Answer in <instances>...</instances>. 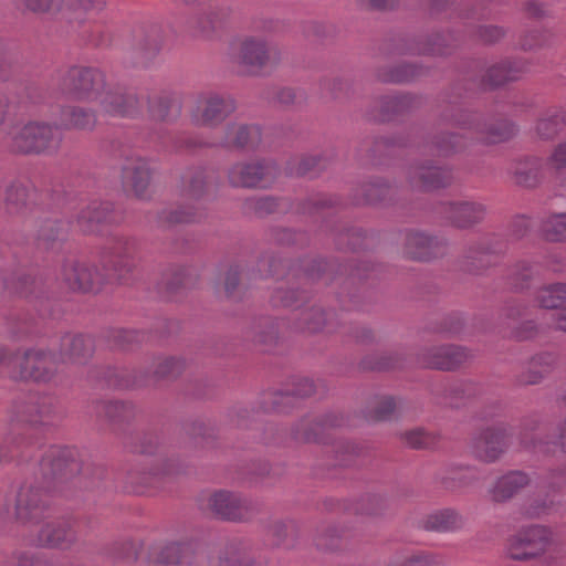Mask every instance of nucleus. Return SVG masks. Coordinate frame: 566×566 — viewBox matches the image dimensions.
<instances>
[{"label":"nucleus","instance_id":"41","mask_svg":"<svg viewBox=\"0 0 566 566\" xmlns=\"http://www.w3.org/2000/svg\"><path fill=\"white\" fill-rule=\"evenodd\" d=\"M539 428L536 419H525L521 428V443L524 448L528 449L535 447V431Z\"/></svg>","mask_w":566,"mask_h":566},{"label":"nucleus","instance_id":"51","mask_svg":"<svg viewBox=\"0 0 566 566\" xmlns=\"http://www.w3.org/2000/svg\"><path fill=\"white\" fill-rule=\"evenodd\" d=\"M239 284V272L237 270H230L226 276V291L231 294Z\"/></svg>","mask_w":566,"mask_h":566},{"label":"nucleus","instance_id":"11","mask_svg":"<svg viewBox=\"0 0 566 566\" xmlns=\"http://www.w3.org/2000/svg\"><path fill=\"white\" fill-rule=\"evenodd\" d=\"M440 212L455 227L468 228L480 222L485 216V208L481 203L461 201L441 206Z\"/></svg>","mask_w":566,"mask_h":566},{"label":"nucleus","instance_id":"1","mask_svg":"<svg viewBox=\"0 0 566 566\" xmlns=\"http://www.w3.org/2000/svg\"><path fill=\"white\" fill-rule=\"evenodd\" d=\"M64 91L72 99L97 102L112 116H134L138 112L136 96L105 91L104 75L95 69L72 67L64 80Z\"/></svg>","mask_w":566,"mask_h":566},{"label":"nucleus","instance_id":"19","mask_svg":"<svg viewBox=\"0 0 566 566\" xmlns=\"http://www.w3.org/2000/svg\"><path fill=\"white\" fill-rule=\"evenodd\" d=\"M412 181L419 184L424 190H434L448 186L452 176L450 171L428 165H419L415 167L412 172Z\"/></svg>","mask_w":566,"mask_h":566},{"label":"nucleus","instance_id":"39","mask_svg":"<svg viewBox=\"0 0 566 566\" xmlns=\"http://www.w3.org/2000/svg\"><path fill=\"white\" fill-rule=\"evenodd\" d=\"M514 133L512 125L502 123L495 127H491L485 136L481 137V140L488 144L501 143L510 138Z\"/></svg>","mask_w":566,"mask_h":566},{"label":"nucleus","instance_id":"38","mask_svg":"<svg viewBox=\"0 0 566 566\" xmlns=\"http://www.w3.org/2000/svg\"><path fill=\"white\" fill-rule=\"evenodd\" d=\"M405 442L415 449L429 448L436 443L433 436L424 432L421 429L411 430L405 433Z\"/></svg>","mask_w":566,"mask_h":566},{"label":"nucleus","instance_id":"7","mask_svg":"<svg viewBox=\"0 0 566 566\" xmlns=\"http://www.w3.org/2000/svg\"><path fill=\"white\" fill-rule=\"evenodd\" d=\"M276 168L263 163L237 164L229 171V180L233 187L265 188L275 178Z\"/></svg>","mask_w":566,"mask_h":566},{"label":"nucleus","instance_id":"28","mask_svg":"<svg viewBox=\"0 0 566 566\" xmlns=\"http://www.w3.org/2000/svg\"><path fill=\"white\" fill-rule=\"evenodd\" d=\"M522 73L521 69L513 66L512 63H501L489 69L485 85L489 87H497L507 82L515 81Z\"/></svg>","mask_w":566,"mask_h":566},{"label":"nucleus","instance_id":"30","mask_svg":"<svg viewBox=\"0 0 566 566\" xmlns=\"http://www.w3.org/2000/svg\"><path fill=\"white\" fill-rule=\"evenodd\" d=\"M29 199V189L21 182L15 181L6 190L4 203L9 213H19L25 207Z\"/></svg>","mask_w":566,"mask_h":566},{"label":"nucleus","instance_id":"58","mask_svg":"<svg viewBox=\"0 0 566 566\" xmlns=\"http://www.w3.org/2000/svg\"><path fill=\"white\" fill-rule=\"evenodd\" d=\"M277 98L281 103L283 104H289V103H293L294 102V98H295V94L293 92V90L291 88H284L282 90L279 95H277Z\"/></svg>","mask_w":566,"mask_h":566},{"label":"nucleus","instance_id":"48","mask_svg":"<svg viewBox=\"0 0 566 566\" xmlns=\"http://www.w3.org/2000/svg\"><path fill=\"white\" fill-rule=\"evenodd\" d=\"M276 206V201L270 197L260 198L253 202V208L259 216L275 211Z\"/></svg>","mask_w":566,"mask_h":566},{"label":"nucleus","instance_id":"29","mask_svg":"<svg viewBox=\"0 0 566 566\" xmlns=\"http://www.w3.org/2000/svg\"><path fill=\"white\" fill-rule=\"evenodd\" d=\"M63 342L69 345L65 355L73 361L82 363L92 356L94 346L91 338L84 336H66Z\"/></svg>","mask_w":566,"mask_h":566},{"label":"nucleus","instance_id":"34","mask_svg":"<svg viewBox=\"0 0 566 566\" xmlns=\"http://www.w3.org/2000/svg\"><path fill=\"white\" fill-rule=\"evenodd\" d=\"M542 231L548 241L566 240V213L554 214L543 222Z\"/></svg>","mask_w":566,"mask_h":566},{"label":"nucleus","instance_id":"35","mask_svg":"<svg viewBox=\"0 0 566 566\" xmlns=\"http://www.w3.org/2000/svg\"><path fill=\"white\" fill-rule=\"evenodd\" d=\"M61 142V134L56 127L38 125V153L53 150Z\"/></svg>","mask_w":566,"mask_h":566},{"label":"nucleus","instance_id":"31","mask_svg":"<svg viewBox=\"0 0 566 566\" xmlns=\"http://www.w3.org/2000/svg\"><path fill=\"white\" fill-rule=\"evenodd\" d=\"M228 138L237 147L253 146L260 143L261 132L256 126L231 125L228 128Z\"/></svg>","mask_w":566,"mask_h":566},{"label":"nucleus","instance_id":"64","mask_svg":"<svg viewBox=\"0 0 566 566\" xmlns=\"http://www.w3.org/2000/svg\"><path fill=\"white\" fill-rule=\"evenodd\" d=\"M210 27L213 28V22L210 18H207L205 21H200V28L202 31H207Z\"/></svg>","mask_w":566,"mask_h":566},{"label":"nucleus","instance_id":"49","mask_svg":"<svg viewBox=\"0 0 566 566\" xmlns=\"http://www.w3.org/2000/svg\"><path fill=\"white\" fill-rule=\"evenodd\" d=\"M479 35L485 43H493L503 36V30L499 27L490 25L480 29Z\"/></svg>","mask_w":566,"mask_h":566},{"label":"nucleus","instance_id":"56","mask_svg":"<svg viewBox=\"0 0 566 566\" xmlns=\"http://www.w3.org/2000/svg\"><path fill=\"white\" fill-rule=\"evenodd\" d=\"M11 75V65L0 55V81H7Z\"/></svg>","mask_w":566,"mask_h":566},{"label":"nucleus","instance_id":"23","mask_svg":"<svg viewBox=\"0 0 566 566\" xmlns=\"http://www.w3.org/2000/svg\"><path fill=\"white\" fill-rule=\"evenodd\" d=\"M35 510V490L34 486L30 484H23L19 489L15 502H14V516L15 520L25 524L30 522L33 517V512Z\"/></svg>","mask_w":566,"mask_h":566},{"label":"nucleus","instance_id":"32","mask_svg":"<svg viewBox=\"0 0 566 566\" xmlns=\"http://www.w3.org/2000/svg\"><path fill=\"white\" fill-rule=\"evenodd\" d=\"M553 357L549 355L538 356L530 363L527 373L522 375L521 382L525 385H534L539 382L548 375L553 367Z\"/></svg>","mask_w":566,"mask_h":566},{"label":"nucleus","instance_id":"42","mask_svg":"<svg viewBox=\"0 0 566 566\" xmlns=\"http://www.w3.org/2000/svg\"><path fill=\"white\" fill-rule=\"evenodd\" d=\"M195 220H196V213L192 211L171 210V211H164L160 216V221L168 226L176 224V223L191 222Z\"/></svg>","mask_w":566,"mask_h":566},{"label":"nucleus","instance_id":"54","mask_svg":"<svg viewBox=\"0 0 566 566\" xmlns=\"http://www.w3.org/2000/svg\"><path fill=\"white\" fill-rule=\"evenodd\" d=\"M316 161L317 160L315 158H307V159L302 160L298 164L297 168L295 169V174L297 176L307 175L311 171L312 167H314L316 165Z\"/></svg>","mask_w":566,"mask_h":566},{"label":"nucleus","instance_id":"13","mask_svg":"<svg viewBox=\"0 0 566 566\" xmlns=\"http://www.w3.org/2000/svg\"><path fill=\"white\" fill-rule=\"evenodd\" d=\"M269 60V51L263 41L248 38L241 42L238 63L243 72L255 74L268 64Z\"/></svg>","mask_w":566,"mask_h":566},{"label":"nucleus","instance_id":"46","mask_svg":"<svg viewBox=\"0 0 566 566\" xmlns=\"http://www.w3.org/2000/svg\"><path fill=\"white\" fill-rule=\"evenodd\" d=\"M287 533V526L284 523L276 522L268 530V536L272 545L279 546Z\"/></svg>","mask_w":566,"mask_h":566},{"label":"nucleus","instance_id":"57","mask_svg":"<svg viewBox=\"0 0 566 566\" xmlns=\"http://www.w3.org/2000/svg\"><path fill=\"white\" fill-rule=\"evenodd\" d=\"M301 386H302V388L297 389L296 395L304 397V396H310L314 392L313 381H311L308 379H304V380H302Z\"/></svg>","mask_w":566,"mask_h":566},{"label":"nucleus","instance_id":"27","mask_svg":"<svg viewBox=\"0 0 566 566\" xmlns=\"http://www.w3.org/2000/svg\"><path fill=\"white\" fill-rule=\"evenodd\" d=\"M537 302L544 308H565L566 284H552L537 292Z\"/></svg>","mask_w":566,"mask_h":566},{"label":"nucleus","instance_id":"60","mask_svg":"<svg viewBox=\"0 0 566 566\" xmlns=\"http://www.w3.org/2000/svg\"><path fill=\"white\" fill-rule=\"evenodd\" d=\"M437 151L439 154H448L449 151L453 150L455 147L454 145H451L450 142H447L446 139H442L441 142H438L436 144Z\"/></svg>","mask_w":566,"mask_h":566},{"label":"nucleus","instance_id":"53","mask_svg":"<svg viewBox=\"0 0 566 566\" xmlns=\"http://www.w3.org/2000/svg\"><path fill=\"white\" fill-rule=\"evenodd\" d=\"M18 11L22 14L35 11V0H13Z\"/></svg>","mask_w":566,"mask_h":566},{"label":"nucleus","instance_id":"37","mask_svg":"<svg viewBox=\"0 0 566 566\" xmlns=\"http://www.w3.org/2000/svg\"><path fill=\"white\" fill-rule=\"evenodd\" d=\"M4 284L21 295H28L33 291V277L23 273H15L11 279H6Z\"/></svg>","mask_w":566,"mask_h":566},{"label":"nucleus","instance_id":"2","mask_svg":"<svg viewBox=\"0 0 566 566\" xmlns=\"http://www.w3.org/2000/svg\"><path fill=\"white\" fill-rule=\"evenodd\" d=\"M35 103L31 94H21L9 113V149L13 154L27 155L35 149Z\"/></svg>","mask_w":566,"mask_h":566},{"label":"nucleus","instance_id":"6","mask_svg":"<svg viewBox=\"0 0 566 566\" xmlns=\"http://www.w3.org/2000/svg\"><path fill=\"white\" fill-rule=\"evenodd\" d=\"M235 109V103L230 97L218 94L201 95L197 108L192 112L196 125L213 127L223 122Z\"/></svg>","mask_w":566,"mask_h":566},{"label":"nucleus","instance_id":"50","mask_svg":"<svg viewBox=\"0 0 566 566\" xmlns=\"http://www.w3.org/2000/svg\"><path fill=\"white\" fill-rule=\"evenodd\" d=\"M401 566H439L431 556L418 554L405 560Z\"/></svg>","mask_w":566,"mask_h":566},{"label":"nucleus","instance_id":"21","mask_svg":"<svg viewBox=\"0 0 566 566\" xmlns=\"http://www.w3.org/2000/svg\"><path fill=\"white\" fill-rule=\"evenodd\" d=\"M406 252L408 256L417 261H429L436 256L438 243L423 233L415 232L407 235Z\"/></svg>","mask_w":566,"mask_h":566},{"label":"nucleus","instance_id":"14","mask_svg":"<svg viewBox=\"0 0 566 566\" xmlns=\"http://www.w3.org/2000/svg\"><path fill=\"white\" fill-rule=\"evenodd\" d=\"M0 368L6 369L14 380L28 381L35 373V350L28 348L11 358L0 350Z\"/></svg>","mask_w":566,"mask_h":566},{"label":"nucleus","instance_id":"20","mask_svg":"<svg viewBox=\"0 0 566 566\" xmlns=\"http://www.w3.org/2000/svg\"><path fill=\"white\" fill-rule=\"evenodd\" d=\"M181 113V101L176 94H165L149 101V114L154 120L168 122Z\"/></svg>","mask_w":566,"mask_h":566},{"label":"nucleus","instance_id":"36","mask_svg":"<svg viewBox=\"0 0 566 566\" xmlns=\"http://www.w3.org/2000/svg\"><path fill=\"white\" fill-rule=\"evenodd\" d=\"M565 122V117L558 114L543 117L537 123L536 132L542 138H552L559 132L562 124Z\"/></svg>","mask_w":566,"mask_h":566},{"label":"nucleus","instance_id":"10","mask_svg":"<svg viewBox=\"0 0 566 566\" xmlns=\"http://www.w3.org/2000/svg\"><path fill=\"white\" fill-rule=\"evenodd\" d=\"M148 558V566H188L192 563L193 551L189 544L169 543L154 547Z\"/></svg>","mask_w":566,"mask_h":566},{"label":"nucleus","instance_id":"47","mask_svg":"<svg viewBox=\"0 0 566 566\" xmlns=\"http://www.w3.org/2000/svg\"><path fill=\"white\" fill-rule=\"evenodd\" d=\"M180 369H181V365L178 360H176L174 358H167L158 366L156 373L160 377H165V376H169V375L176 376L180 373Z\"/></svg>","mask_w":566,"mask_h":566},{"label":"nucleus","instance_id":"3","mask_svg":"<svg viewBox=\"0 0 566 566\" xmlns=\"http://www.w3.org/2000/svg\"><path fill=\"white\" fill-rule=\"evenodd\" d=\"M113 271L114 274H105L99 272L97 268L88 261L69 258L62 265L61 279L71 291L84 293L96 292L113 276H116L117 280L124 279L123 274H116V272L119 271L117 266H115Z\"/></svg>","mask_w":566,"mask_h":566},{"label":"nucleus","instance_id":"55","mask_svg":"<svg viewBox=\"0 0 566 566\" xmlns=\"http://www.w3.org/2000/svg\"><path fill=\"white\" fill-rule=\"evenodd\" d=\"M555 443L566 453V419L558 426Z\"/></svg>","mask_w":566,"mask_h":566},{"label":"nucleus","instance_id":"17","mask_svg":"<svg viewBox=\"0 0 566 566\" xmlns=\"http://www.w3.org/2000/svg\"><path fill=\"white\" fill-rule=\"evenodd\" d=\"M530 483L528 476L522 471H512L497 479L493 488L490 490V496L493 502L502 503L515 494Z\"/></svg>","mask_w":566,"mask_h":566},{"label":"nucleus","instance_id":"8","mask_svg":"<svg viewBox=\"0 0 566 566\" xmlns=\"http://www.w3.org/2000/svg\"><path fill=\"white\" fill-rule=\"evenodd\" d=\"M506 430L503 427L486 428L474 438L472 450L474 455L484 461L493 462L506 448Z\"/></svg>","mask_w":566,"mask_h":566},{"label":"nucleus","instance_id":"15","mask_svg":"<svg viewBox=\"0 0 566 566\" xmlns=\"http://www.w3.org/2000/svg\"><path fill=\"white\" fill-rule=\"evenodd\" d=\"M467 357V353L459 347H438L423 353L421 364L428 368L451 370L460 366Z\"/></svg>","mask_w":566,"mask_h":566},{"label":"nucleus","instance_id":"16","mask_svg":"<svg viewBox=\"0 0 566 566\" xmlns=\"http://www.w3.org/2000/svg\"><path fill=\"white\" fill-rule=\"evenodd\" d=\"M123 184L143 197L150 181V171L146 160L140 157L127 158L122 167Z\"/></svg>","mask_w":566,"mask_h":566},{"label":"nucleus","instance_id":"40","mask_svg":"<svg viewBox=\"0 0 566 566\" xmlns=\"http://www.w3.org/2000/svg\"><path fill=\"white\" fill-rule=\"evenodd\" d=\"M64 6L73 10L77 8L87 9L83 0H38V11L60 10Z\"/></svg>","mask_w":566,"mask_h":566},{"label":"nucleus","instance_id":"44","mask_svg":"<svg viewBox=\"0 0 566 566\" xmlns=\"http://www.w3.org/2000/svg\"><path fill=\"white\" fill-rule=\"evenodd\" d=\"M395 411V401L392 398H384L379 407L369 416L370 420H387Z\"/></svg>","mask_w":566,"mask_h":566},{"label":"nucleus","instance_id":"18","mask_svg":"<svg viewBox=\"0 0 566 566\" xmlns=\"http://www.w3.org/2000/svg\"><path fill=\"white\" fill-rule=\"evenodd\" d=\"M75 538L73 530L62 521H53L41 527L38 545L50 547H66Z\"/></svg>","mask_w":566,"mask_h":566},{"label":"nucleus","instance_id":"63","mask_svg":"<svg viewBox=\"0 0 566 566\" xmlns=\"http://www.w3.org/2000/svg\"><path fill=\"white\" fill-rule=\"evenodd\" d=\"M544 512H545V506L536 505V506H532V507L527 509L526 514L533 516V515H541Z\"/></svg>","mask_w":566,"mask_h":566},{"label":"nucleus","instance_id":"59","mask_svg":"<svg viewBox=\"0 0 566 566\" xmlns=\"http://www.w3.org/2000/svg\"><path fill=\"white\" fill-rule=\"evenodd\" d=\"M370 6L375 9H389L392 8L396 3V0H369Z\"/></svg>","mask_w":566,"mask_h":566},{"label":"nucleus","instance_id":"33","mask_svg":"<svg viewBox=\"0 0 566 566\" xmlns=\"http://www.w3.org/2000/svg\"><path fill=\"white\" fill-rule=\"evenodd\" d=\"M218 566H255V564L245 549L232 544L219 555Z\"/></svg>","mask_w":566,"mask_h":566},{"label":"nucleus","instance_id":"52","mask_svg":"<svg viewBox=\"0 0 566 566\" xmlns=\"http://www.w3.org/2000/svg\"><path fill=\"white\" fill-rule=\"evenodd\" d=\"M11 111L9 98L0 94V127L6 123Z\"/></svg>","mask_w":566,"mask_h":566},{"label":"nucleus","instance_id":"61","mask_svg":"<svg viewBox=\"0 0 566 566\" xmlns=\"http://www.w3.org/2000/svg\"><path fill=\"white\" fill-rule=\"evenodd\" d=\"M556 328L566 332V307L556 317Z\"/></svg>","mask_w":566,"mask_h":566},{"label":"nucleus","instance_id":"5","mask_svg":"<svg viewBox=\"0 0 566 566\" xmlns=\"http://www.w3.org/2000/svg\"><path fill=\"white\" fill-rule=\"evenodd\" d=\"M12 432L11 458L31 457L35 436L34 405L32 402L15 407Z\"/></svg>","mask_w":566,"mask_h":566},{"label":"nucleus","instance_id":"12","mask_svg":"<svg viewBox=\"0 0 566 566\" xmlns=\"http://www.w3.org/2000/svg\"><path fill=\"white\" fill-rule=\"evenodd\" d=\"M120 220L111 202L92 201L77 216V223L85 232L98 231L103 223H114Z\"/></svg>","mask_w":566,"mask_h":566},{"label":"nucleus","instance_id":"24","mask_svg":"<svg viewBox=\"0 0 566 566\" xmlns=\"http://www.w3.org/2000/svg\"><path fill=\"white\" fill-rule=\"evenodd\" d=\"M41 462L49 463L53 471L55 470V464H57L59 471H62V465L67 468L70 473L78 471V461L74 457V452L69 448L55 446L50 447L42 457Z\"/></svg>","mask_w":566,"mask_h":566},{"label":"nucleus","instance_id":"25","mask_svg":"<svg viewBox=\"0 0 566 566\" xmlns=\"http://www.w3.org/2000/svg\"><path fill=\"white\" fill-rule=\"evenodd\" d=\"M539 166V160L535 158L516 163L512 170L515 182L523 187H534L541 176Z\"/></svg>","mask_w":566,"mask_h":566},{"label":"nucleus","instance_id":"22","mask_svg":"<svg viewBox=\"0 0 566 566\" xmlns=\"http://www.w3.org/2000/svg\"><path fill=\"white\" fill-rule=\"evenodd\" d=\"M462 524V517L457 512L446 509L429 514L423 521V528L432 532H452Z\"/></svg>","mask_w":566,"mask_h":566},{"label":"nucleus","instance_id":"26","mask_svg":"<svg viewBox=\"0 0 566 566\" xmlns=\"http://www.w3.org/2000/svg\"><path fill=\"white\" fill-rule=\"evenodd\" d=\"M62 124L65 128L92 129L96 124V117L84 108L66 107L62 109Z\"/></svg>","mask_w":566,"mask_h":566},{"label":"nucleus","instance_id":"45","mask_svg":"<svg viewBox=\"0 0 566 566\" xmlns=\"http://www.w3.org/2000/svg\"><path fill=\"white\" fill-rule=\"evenodd\" d=\"M205 177L202 171H198L190 180L187 188V196L191 199H198L203 193Z\"/></svg>","mask_w":566,"mask_h":566},{"label":"nucleus","instance_id":"62","mask_svg":"<svg viewBox=\"0 0 566 566\" xmlns=\"http://www.w3.org/2000/svg\"><path fill=\"white\" fill-rule=\"evenodd\" d=\"M18 566H34L33 556L21 555L19 557Z\"/></svg>","mask_w":566,"mask_h":566},{"label":"nucleus","instance_id":"9","mask_svg":"<svg viewBox=\"0 0 566 566\" xmlns=\"http://www.w3.org/2000/svg\"><path fill=\"white\" fill-rule=\"evenodd\" d=\"M209 506L211 512L221 520L240 522L250 517L248 505L227 491L213 493L210 496Z\"/></svg>","mask_w":566,"mask_h":566},{"label":"nucleus","instance_id":"4","mask_svg":"<svg viewBox=\"0 0 566 566\" xmlns=\"http://www.w3.org/2000/svg\"><path fill=\"white\" fill-rule=\"evenodd\" d=\"M552 546V532L545 526L532 525L509 539L507 555L516 560L531 559L546 553Z\"/></svg>","mask_w":566,"mask_h":566},{"label":"nucleus","instance_id":"43","mask_svg":"<svg viewBox=\"0 0 566 566\" xmlns=\"http://www.w3.org/2000/svg\"><path fill=\"white\" fill-rule=\"evenodd\" d=\"M547 166L554 170L566 167V140L556 146L547 160Z\"/></svg>","mask_w":566,"mask_h":566}]
</instances>
